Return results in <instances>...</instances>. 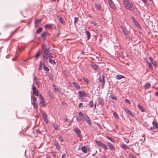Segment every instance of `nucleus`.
<instances>
[{
    "mask_svg": "<svg viewBox=\"0 0 158 158\" xmlns=\"http://www.w3.org/2000/svg\"><path fill=\"white\" fill-rule=\"evenodd\" d=\"M33 106L35 108H37L38 107V103L37 102H34Z\"/></svg>",
    "mask_w": 158,
    "mask_h": 158,
    "instance_id": "obj_45",
    "label": "nucleus"
},
{
    "mask_svg": "<svg viewBox=\"0 0 158 158\" xmlns=\"http://www.w3.org/2000/svg\"><path fill=\"white\" fill-rule=\"evenodd\" d=\"M89 105L90 107L92 108L94 106V103L92 101H91L89 102Z\"/></svg>",
    "mask_w": 158,
    "mask_h": 158,
    "instance_id": "obj_37",
    "label": "nucleus"
},
{
    "mask_svg": "<svg viewBox=\"0 0 158 158\" xmlns=\"http://www.w3.org/2000/svg\"><path fill=\"white\" fill-rule=\"evenodd\" d=\"M42 62L41 61H40V67H39V70L41 69L42 68Z\"/></svg>",
    "mask_w": 158,
    "mask_h": 158,
    "instance_id": "obj_51",
    "label": "nucleus"
},
{
    "mask_svg": "<svg viewBox=\"0 0 158 158\" xmlns=\"http://www.w3.org/2000/svg\"><path fill=\"white\" fill-rule=\"evenodd\" d=\"M82 151L85 153H86L87 152V149L85 146H82L81 148Z\"/></svg>",
    "mask_w": 158,
    "mask_h": 158,
    "instance_id": "obj_24",
    "label": "nucleus"
},
{
    "mask_svg": "<svg viewBox=\"0 0 158 158\" xmlns=\"http://www.w3.org/2000/svg\"><path fill=\"white\" fill-rule=\"evenodd\" d=\"M64 120L65 122L69 123V126H70L71 125V122L69 120H68L67 118H64Z\"/></svg>",
    "mask_w": 158,
    "mask_h": 158,
    "instance_id": "obj_41",
    "label": "nucleus"
},
{
    "mask_svg": "<svg viewBox=\"0 0 158 158\" xmlns=\"http://www.w3.org/2000/svg\"><path fill=\"white\" fill-rule=\"evenodd\" d=\"M79 115L80 117H82L83 116V114L82 112H80L79 113Z\"/></svg>",
    "mask_w": 158,
    "mask_h": 158,
    "instance_id": "obj_61",
    "label": "nucleus"
},
{
    "mask_svg": "<svg viewBox=\"0 0 158 158\" xmlns=\"http://www.w3.org/2000/svg\"><path fill=\"white\" fill-rule=\"evenodd\" d=\"M123 4L124 7L127 10L130 11H132L133 10V4L129 2L128 0H123Z\"/></svg>",
    "mask_w": 158,
    "mask_h": 158,
    "instance_id": "obj_1",
    "label": "nucleus"
},
{
    "mask_svg": "<svg viewBox=\"0 0 158 158\" xmlns=\"http://www.w3.org/2000/svg\"><path fill=\"white\" fill-rule=\"evenodd\" d=\"M102 144L101 146L105 150H107L108 149L107 147L105 144L103 143Z\"/></svg>",
    "mask_w": 158,
    "mask_h": 158,
    "instance_id": "obj_42",
    "label": "nucleus"
},
{
    "mask_svg": "<svg viewBox=\"0 0 158 158\" xmlns=\"http://www.w3.org/2000/svg\"><path fill=\"white\" fill-rule=\"evenodd\" d=\"M125 101L126 102H127V103H128L130 104H131L130 101L128 99H125Z\"/></svg>",
    "mask_w": 158,
    "mask_h": 158,
    "instance_id": "obj_62",
    "label": "nucleus"
},
{
    "mask_svg": "<svg viewBox=\"0 0 158 158\" xmlns=\"http://www.w3.org/2000/svg\"><path fill=\"white\" fill-rule=\"evenodd\" d=\"M32 89L33 90V94L36 96H38V90L36 89V88L35 86L34 85V84H33L32 85Z\"/></svg>",
    "mask_w": 158,
    "mask_h": 158,
    "instance_id": "obj_8",
    "label": "nucleus"
},
{
    "mask_svg": "<svg viewBox=\"0 0 158 158\" xmlns=\"http://www.w3.org/2000/svg\"><path fill=\"white\" fill-rule=\"evenodd\" d=\"M42 52L41 51L40 49H39L36 53V55L35 56V60H37V59L38 58L39 56L40 55Z\"/></svg>",
    "mask_w": 158,
    "mask_h": 158,
    "instance_id": "obj_15",
    "label": "nucleus"
},
{
    "mask_svg": "<svg viewBox=\"0 0 158 158\" xmlns=\"http://www.w3.org/2000/svg\"><path fill=\"white\" fill-rule=\"evenodd\" d=\"M73 84L74 85V87L76 88L77 90L80 89V86L74 82H73Z\"/></svg>",
    "mask_w": 158,
    "mask_h": 158,
    "instance_id": "obj_25",
    "label": "nucleus"
},
{
    "mask_svg": "<svg viewBox=\"0 0 158 158\" xmlns=\"http://www.w3.org/2000/svg\"><path fill=\"white\" fill-rule=\"evenodd\" d=\"M149 59L152 63L154 62L153 59L152 57H150Z\"/></svg>",
    "mask_w": 158,
    "mask_h": 158,
    "instance_id": "obj_57",
    "label": "nucleus"
},
{
    "mask_svg": "<svg viewBox=\"0 0 158 158\" xmlns=\"http://www.w3.org/2000/svg\"><path fill=\"white\" fill-rule=\"evenodd\" d=\"M44 122L46 123H48V120L47 119V118H44L43 119Z\"/></svg>",
    "mask_w": 158,
    "mask_h": 158,
    "instance_id": "obj_58",
    "label": "nucleus"
},
{
    "mask_svg": "<svg viewBox=\"0 0 158 158\" xmlns=\"http://www.w3.org/2000/svg\"><path fill=\"white\" fill-rule=\"evenodd\" d=\"M73 131L76 133L78 137L80 139L82 138V136L81 134V132L79 129L77 128H75L73 129Z\"/></svg>",
    "mask_w": 158,
    "mask_h": 158,
    "instance_id": "obj_4",
    "label": "nucleus"
},
{
    "mask_svg": "<svg viewBox=\"0 0 158 158\" xmlns=\"http://www.w3.org/2000/svg\"><path fill=\"white\" fill-rule=\"evenodd\" d=\"M85 32L87 36V39L89 40V39L90 36V34L89 32L87 30L85 31Z\"/></svg>",
    "mask_w": 158,
    "mask_h": 158,
    "instance_id": "obj_28",
    "label": "nucleus"
},
{
    "mask_svg": "<svg viewBox=\"0 0 158 158\" xmlns=\"http://www.w3.org/2000/svg\"><path fill=\"white\" fill-rule=\"evenodd\" d=\"M52 54L50 53V54L49 56V57H48L49 60V59H52V58L53 57V56H52Z\"/></svg>",
    "mask_w": 158,
    "mask_h": 158,
    "instance_id": "obj_59",
    "label": "nucleus"
},
{
    "mask_svg": "<svg viewBox=\"0 0 158 158\" xmlns=\"http://www.w3.org/2000/svg\"><path fill=\"white\" fill-rule=\"evenodd\" d=\"M53 126L55 129L56 130H57L58 128L57 124L56 123L53 124Z\"/></svg>",
    "mask_w": 158,
    "mask_h": 158,
    "instance_id": "obj_38",
    "label": "nucleus"
},
{
    "mask_svg": "<svg viewBox=\"0 0 158 158\" xmlns=\"http://www.w3.org/2000/svg\"><path fill=\"white\" fill-rule=\"evenodd\" d=\"M54 145L56 147L57 150L59 151L60 150V146L58 142L55 140L54 142Z\"/></svg>",
    "mask_w": 158,
    "mask_h": 158,
    "instance_id": "obj_17",
    "label": "nucleus"
},
{
    "mask_svg": "<svg viewBox=\"0 0 158 158\" xmlns=\"http://www.w3.org/2000/svg\"><path fill=\"white\" fill-rule=\"evenodd\" d=\"M152 124L154 127H155L156 128H158V124L156 122L153 121Z\"/></svg>",
    "mask_w": 158,
    "mask_h": 158,
    "instance_id": "obj_31",
    "label": "nucleus"
},
{
    "mask_svg": "<svg viewBox=\"0 0 158 158\" xmlns=\"http://www.w3.org/2000/svg\"><path fill=\"white\" fill-rule=\"evenodd\" d=\"M44 64V67L43 69L45 71H46L48 72L49 71V69L47 67L45 66V64L44 63H43Z\"/></svg>",
    "mask_w": 158,
    "mask_h": 158,
    "instance_id": "obj_29",
    "label": "nucleus"
},
{
    "mask_svg": "<svg viewBox=\"0 0 158 158\" xmlns=\"http://www.w3.org/2000/svg\"><path fill=\"white\" fill-rule=\"evenodd\" d=\"M49 62L50 64H53V65H54L56 63L55 60L52 59H49Z\"/></svg>",
    "mask_w": 158,
    "mask_h": 158,
    "instance_id": "obj_35",
    "label": "nucleus"
},
{
    "mask_svg": "<svg viewBox=\"0 0 158 158\" xmlns=\"http://www.w3.org/2000/svg\"><path fill=\"white\" fill-rule=\"evenodd\" d=\"M82 79L86 83H88L89 82V80L85 77H83Z\"/></svg>",
    "mask_w": 158,
    "mask_h": 158,
    "instance_id": "obj_47",
    "label": "nucleus"
},
{
    "mask_svg": "<svg viewBox=\"0 0 158 158\" xmlns=\"http://www.w3.org/2000/svg\"><path fill=\"white\" fill-rule=\"evenodd\" d=\"M124 150L128 149L129 147L125 144H122L120 146Z\"/></svg>",
    "mask_w": 158,
    "mask_h": 158,
    "instance_id": "obj_20",
    "label": "nucleus"
},
{
    "mask_svg": "<svg viewBox=\"0 0 158 158\" xmlns=\"http://www.w3.org/2000/svg\"><path fill=\"white\" fill-rule=\"evenodd\" d=\"M95 142H96V144L98 146H101L102 145V144L103 143L102 142H101L99 141H97V140L95 141Z\"/></svg>",
    "mask_w": 158,
    "mask_h": 158,
    "instance_id": "obj_30",
    "label": "nucleus"
},
{
    "mask_svg": "<svg viewBox=\"0 0 158 158\" xmlns=\"http://www.w3.org/2000/svg\"><path fill=\"white\" fill-rule=\"evenodd\" d=\"M98 80L100 82L102 83L101 87L102 88H103L104 87V85L105 83V76L104 74L102 75V77H101V76H99L98 78Z\"/></svg>",
    "mask_w": 158,
    "mask_h": 158,
    "instance_id": "obj_3",
    "label": "nucleus"
},
{
    "mask_svg": "<svg viewBox=\"0 0 158 158\" xmlns=\"http://www.w3.org/2000/svg\"><path fill=\"white\" fill-rule=\"evenodd\" d=\"M52 27V24H46L44 26V27L45 28H47L49 27Z\"/></svg>",
    "mask_w": 158,
    "mask_h": 158,
    "instance_id": "obj_43",
    "label": "nucleus"
},
{
    "mask_svg": "<svg viewBox=\"0 0 158 158\" xmlns=\"http://www.w3.org/2000/svg\"><path fill=\"white\" fill-rule=\"evenodd\" d=\"M83 104V103H80L79 104L78 107L79 108H81V109H82L84 107V106H82Z\"/></svg>",
    "mask_w": 158,
    "mask_h": 158,
    "instance_id": "obj_49",
    "label": "nucleus"
},
{
    "mask_svg": "<svg viewBox=\"0 0 158 158\" xmlns=\"http://www.w3.org/2000/svg\"><path fill=\"white\" fill-rule=\"evenodd\" d=\"M108 138L110 139V140L112 142L114 143L115 142V141L112 138L110 137H108Z\"/></svg>",
    "mask_w": 158,
    "mask_h": 158,
    "instance_id": "obj_46",
    "label": "nucleus"
},
{
    "mask_svg": "<svg viewBox=\"0 0 158 158\" xmlns=\"http://www.w3.org/2000/svg\"><path fill=\"white\" fill-rule=\"evenodd\" d=\"M148 66L149 68L150 69H152L153 68L152 66L150 63H148Z\"/></svg>",
    "mask_w": 158,
    "mask_h": 158,
    "instance_id": "obj_53",
    "label": "nucleus"
},
{
    "mask_svg": "<svg viewBox=\"0 0 158 158\" xmlns=\"http://www.w3.org/2000/svg\"><path fill=\"white\" fill-rule=\"evenodd\" d=\"M36 83L37 87H39L40 85V82L38 80H36L35 81Z\"/></svg>",
    "mask_w": 158,
    "mask_h": 158,
    "instance_id": "obj_36",
    "label": "nucleus"
},
{
    "mask_svg": "<svg viewBox=\"0 0 158 158\" xmlns=\"http://www.w3.org/2000/svg\"><path fill=\"white\" fill-rule=\"evenodd\" d=\"M128 155L130 158H134L135 157L134 155L131 153H129Z\"/></svg>",
    "mask_w": 158,
    "mask_h": 158,
    "instance_id": "obj_44",
    "label": "nucleus"
},
{
    "mask_svg": "<svg viewBox=\"0 0 158 158\" xmlns=\"http://www.w3.org/2000/svg\"><path fill=\"white\" fill-rule=\"evenodd\" d=\"M66 154L65 153H64L62 156L61 158H65Z\"/></svg>",
    "mask_w": 158,
    "mask_h": 158,
    "instance_id": "obj_64",
    "label": "nucleus"
},
{
    "mask_svg": "<svg viewBox=\"0 0 158 158\" xmlns=\"http://www.w3.org/2000/svg\"><path fill=\"white\" fill-rule=\"evenodd\" d=\"M110 97L111 98L113 99H114V100H116V97H115V96H114V95H111L110 96Z\"/></svg>",
    "mask_w": 158,
    "mask_h": 158,
    "instance_id": "obj_55",
    "label": "nucleus"
},
{
    "mask_svg": "<svg viewBox=\"0 0 158 158\" xmlns=\"http://www.w3.org/2000/svg\"><path fill=\"white\" fill-rule=\"evenodd\" d=\"M95 8L96 9H97L98 10H101V7L99 5H98V4H96L95 5Z\"/></svg>",
    "mask_w": 158,
    "mask_h": 158,
    "instance_id": "obj_40",
    "label": "nucleus"
},
{
    "mask_svg": "<svg viewBox=\"0 0 158 158\" xmlns=\"http://www.w3.org/2000/svg\"><path fill=\"white\" fill-rule=\"evenodd\" d=\"M47 34L46 32H44L42 34H41V36L42 38L45 39L46 35Z\"/></svg>",
    "mask_w": 158,
    "mask_h": 158,
    "instance_id": "obj_33",
    "label": "nucleus"
},
{
    "mask_svg": "<svg viewBox=\"0 0 158 158\" xmlns=\"http://www.w3.org/2000/svg\"><path fill=\"white\" fill-rule=\"evenodd\" d=\"M58 138H59V140L61 141V142H63V138L61 136L59 135Z\"/></svg>",
    "mask_w": 158,
    "mask_h": 158,
    "instance_id": "obj_50",
    "label": "nucleus"
},
{
    "mask_svg": "<svg viewBox=\"0 0 158 158\" xmlns=\"http://www.w3.org/2000/svg\"><path fill=\"white\" fill-rule=\"evenodd\" d=\"M106 144L107 146H109L110 149L111 151H113L114 150V147L113 146V145L110 143L109 142H106Z\"/></svg>",
    "mask_w": 158,
    "mask_h": 158,
    "instance_id": "obj_10",
    "label": "nucleus"
},
{
    "mask_svg": "<svg viewBox=\"0 0 158 158\" xmlns=\"http://www.w3.org/2000/svg\"><path fill=\"white\" fill-rule=\"evenodd\" d=\"M78 93L79 94V96L81 97H87L86 94L84 91H78Z\"/></svg>",
    "mask_w": 158,
    "mask_h": 158,
    "instance_id": "obj_12",
    "label": "nucleus"
},
{
    "mask_svg": "<svg viewBox=\"0 0 158 158\" xmlns=\"http://www.w3.org/2000/svg\"><path fill=\"white\" fill-rule=\"evenodd\" d=\"M41 48L44 50L43 52H50L49 50L51 47L49 44H43Z\"/></svg>",
    "mask_w": 158,
    "mask_h": 158,
    "instance_id": "obj_2",
    "label": "nucleus"
},
{
    "mask_svg": "<svg viewBox=\"0 0 158 158\" xmlns=\"http://www.w3.org/2000/svg\"><path fill=\"white\" fill-rule=\"evenodd\" d=\"M124 141L125 142H126L127 143H129V140L128 139L124 138Z\"/></svg>",
    "mask_w": 158,
    "mask_h": 158,
    "instance_id": "obj_56",
    "label": "nucleus"
},
{
    "mask_svg": "<svg viewBox=\"0 0 158 158\" xmlns=\"http://www.w3.org/2000/svg\"><path fill=\"white\" fill-rule=\"evenodd\" d=\"M85 119L87 122L88 123L89 125H91L92 124V122L90 120L89 118L87 115H86L85 117H84Z\"/></svg>",
    "mask_w": 158,
    "mask_h": 158,
    "instance_id": "obj_11",
    "label": "nucleus"
},
{
    "mask_svg": "<svg viewBox=\"0 0 158 158\" xmlns=\"http://www.w3.org/2000/svg\"><path fill=\"white\" fill-rule=\"evenodd\" d=\"M36 98L35 97H33L32 98V100L34 102H36Z\"/></svg>",
    "mask_w": 158,
    "mask_h": 158,
    "instance_id": "obj_60",
    "label": "nucleus"
},
{
    "mask_svg": "<svg viewBox=\"0 0 158 158\" xmlns=\"http://www.w3.org/2000/svg\"><path fill=\"white\" fill-rule=\"evenodd\" d=\"M53 86L54 89V91H56L58 90L59 89L56 87V86L55 84H53Z\"/></svg>",
    "mask_w": 158,
    "mask_h": 158,
    "instance_id": "obj_39",
    "label": "nucleus"
},
{
    "mask_svg": "<svg viewBox=\"0 0 158 158\" xmlns=\"http://www.w3.org/2000/svg\"><path fill=\"white\" fill-rule=\"evenodd\" d=\"M125 111L127 113L131 116L132 117L134 116V115L133 113L128 108H127L126 109H125Z\"/></svg>",
    "mask_w": 158,
    "mask_h": 158,
    "instance_id": "obj_16",
    "label": "nucleus"
},
{
    "mask_svg": "<svg viewBox=\"0 0 158 158\" xmlns=\"http://www.w3.org/2000/svg\"><path fill=\"white\" fill-rule=\"evenodd\" d=\"M151 84L148 82H147L144 85V87L145 89H147L150 88L151 87Z\"/></svg>",
    "mask_w": 158,
    "mask_h": 158,
    "instance_id": "obj_14",
    "label": "nucleus"
},
{
    "mask_svg": "<svg viewBox=\"0 0 158 158\" xmlns=\"http://www.w3.org/2000/svg\"><path fill=\"white\" fill-rule=\"evenodd\" d=\"M125 77L121 75H117L116 76V79L118 80H119Z\"/></svg>",
    "mask_w": 158,
    "mask_h": 158,
    "instance_id": "obj_27",
    "label": "nucleus"
},
{
    "mask_svg": "<svg viewBox=\"0 0 158 158\" xmlns=\"http://www.w3.org/2000/svg\"><path fill=\"white\" fill-rule=\"evenodd\" d=\"M57 18L59 19V21L63 25L65 24V22H64L63 18L59 15L57 16Z\"/></svg>",
    "mask_w": 158,
    "mask_h": 158,
    "instance_id": "obj_13",
    "label": "nucleus"
},
{
    "mask_svg": "<svg viewBox=\"0 0 158 158\" xmlns=\"http://www.w3.org/2000/svg\"><path fill=\"white\" fill-rule=\"evenodd\" d=\"M113 115L116 119H118L119 118L118 116L115 111L113 112Z\"/></svg>",
    "mask_w": 158,
    "mask_h": 158,
    "instance_id": "obj_34",
    "label": "nucleus"
},
{
    "mask_svg": "<svg viewBox=\"0 0 158 158\" xmlns=\"http://www.w3.org/2000/svg\"><path fill=\"white\" fill-rule=\"evenodd\" d=\"M98 100L99 104L102 106H103L104 105V103L103 100L101 98L99 97V98L98 99Z\"/></svg>",
    "mask_w": 158,
    "mask_h": 158,
    "instance_id": "obj_19",
    "label": "nucleus"
},
{
    "mask_svg": "<svg viewBox=\"0 0 158 158\" xmlns=\"http://www.w3.org/2000/svg\"><path fill=\"white\" fill-rule=\"evenodd\" d=\"M40 104L41 105V106H45V104L44 102V97L42 95L40 94Z\"/></svg>",
    "mask_w": 158,
    "mask_h": 158,
    "instance_id": "obj_7",
    "label": "nucleus"
},
{
    "mask_svg": "<svg viewBox=\"0 0 158 158\" xmlns=\"http://www.w3.org/2000/svg\"><path fill=\"white\" fill-rule=\"evenodd\" d=\"M42 30V28L40 27L36 31V34H39L40 33Z\"/></svg>",
    "mask_w": 158,
    "mask_h": 158,
    "instance_id": "obj_32",
    "label": "nucleus"
},
{
    "mask_svg": "<svg viewBox=\"0 0 158 158\" xmlns=\"http://www.w3.org/2000/svg\"><path fill=\"white\" fill-rule=\"evenodd\" d=\"M41 19H37L35 20V24L36 25L35 27H36V25L38 24H39L41 23Z\"/></svg>",
    "mask_w": 158,
    "mask_h": 158,
    "instance_id": "obj_26",
    "label": "nucleus"
},
{
    "mask_svg": "<svg viewBox=\"0 0 158 158\" xmlns=\"http://www.w3.org/2000/svg\"><path fill=\"white\" fill-rule=\"evenodd\" d=\"M74 23L75 24H76V22L78 20V18L77 17H75L74 18Z\"/></svg>",
    "mask_w": 158,
    "mask_h": 158,
    "instance_id": "obj_52",
    "label": "nucleus"
},
{
    "mask_svg": "<svg viewBox=\"0 0 158 158\" xmlns=\"http://www.w3.org/2000/svg\"><path fill=\"white\" fill-rule=\"evenodd\" d=\"M80 99L81 100V101L82 102H85L86 101V99L84 98H80Z\"/></svg>",
    "mask_w": 158,
    "mask_h": 158,
    "instance_id": "obj_54",
    "label": "nucleus"
},
{
    "mask_svg": "<svg viewBox=\"0 0 158 158\" xmlns=\"http://www.w3.org/2000/svg\"><path fill=\"white\" fill-rule=\"evenodd\" d=\"M121 28L122 30L123 31V32L124 33L126 37L127 38L130 39V38L129 35V32L127 30V29L123 26H121Z\"/></svg>",
    "mask_w": 158,
    "mask_h": 158,
    "instance_id": "obj_6",
    "label": "nucleus"
},
{
    "mask_svg": "<svg viewBox=\"0 0 158 158\" xmlns=\"http://www.w3.org/2000/svg\"><path fill=\"white\" fill-rule=\"evenodd\" d=\"M145 4H148L147 0H141Z\"/></svg>",
    "mask_w": 158,
    "mask_h": 158,
    "instance_id": "obj_63",
    "label": "nucleus"
},
{
    "mask_svg": "<svg viewBox=\"0 0 158 158\" xmlns=\"http://www.w3.org/2000/svg\"><path fill=\"white\" fill-rule=\"evenodd\" d=\"M108 0V2H109V5L112 8H114V6L113 5V2L111 1V0Z\"/></svg>",
    "mask_w": 158,
    "mask_h": 158,
    "instance_id": "obj_22",
    "label": "nucleus"
},
{
    "mask_svg": "<svg viewBox=\"0 0 158 158\" xmlns=\"http://www.w3.org/2000/svg\"><path fill=\"white\" fill-rule=\"evenodd\" d=\"M50 54V52H43L42 57L43 59V60L44 61H47L48 59V58Z\"/></svg>",
    "mask_w": 158,
    "mask_h": 158,
    "instance_id": "obj_5",
    "label": "nucleus"
},
{
    "mask_svg": "<svg viewBox=\"0 0 158 158\" xmlns=\"http://www.w3.org/2000/svg\"><path fill=\"white\" fill-rule=\"evenodd\" d=\"M138 108L142 112H144L145 111L144 108L140 104H139L138 105Z\"/></svg>",
    "mask_w": 158,
    "mask_h": 158,
    "instance_id": "obj_23",
    "label": "nucleus"
},
{
    "mask_svg": "<svg viewBox=\"0 0 158 158\" xmlns=\"http://www.w3.org/2000/svg\"><path fill=\"white\" fill-rule=\"evenodd\" d=\"M40 112L43 116V119L47 118V115L46 113L41 110H40Z\"/></svg>",
    "mask_w": 158,
    "mask_h": 158,
    "instance_id": "obj_18",
    "label": "nucleus"
},
{
    "mask_svg": "<svg viewBox=\"0 0 158 158\" xmlns=\"http://www.w3.org/2000/svg\"><path fill=\"white\" fill-rule=\"evenodd\" d=\"M91 66L96 71H97L98 69V66L97 65L92 64H90Z\"/></svg>",
    "mask_w": 158,
    "mask_h": 158,
    "instance_id": "obj_21",
    "label": "nucleus"
},
{
    "mask_svg": "<svg viewBox=\"0 0 158 158\" xmlns=\"http://www.w3.org/2000/svg\"><path fill=\"white\" fill-rule=\"evenodd\" d=\"M132 20L137 27L138 28H139V27H141L138 22L134 17H132Z\"/></svg>",
    "mask_w": 158,
    "mask_h": 158,
    "instance_id": "obj_9",
    "label": "nucleus"
},
{
    "mask_svg": "<svg viewBox=\"0 0 158 158\" xmlns=\"http://www.w3.org/2000/svg\"><path fill=\"white\" fill-rule=\"evenodd\" d=\"M35 132L38 134H40L42 133V132L39 130V129H37L35 130Z\"/></svg>",
    "mask_w": 158,
    "mask_h": 158,
    "instance_id": "obj_48",
    "label": "nucleus"
}]
</instances>
